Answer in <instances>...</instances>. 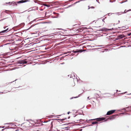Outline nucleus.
<instances>
[{"instance_id": "nucleus-60", "label": "nucleus", "mask_w": 131, "mask_h": 131, "mask_svg": "<svg viewBox=\"0 0 131 131\" xmlns=\"http://www.w3.org/2000/svg\"><path fill=\"white\" fill-rule=\"evenodd\" d=\"M87 126H92V125H87Z\"/></svg>"}, {"instance_id": "nucleus-48", "label": "nucleus", "mask_w": 131, "mask_h": 131, "mask_svg": "<svg viewBox=\"0 0 131 131\" xmlns=\"http://www.w3.org/2000/svg\"><path fill=\"white\" fill-rule=\"evenodd\" d=\"M38 7H36L35 10H38Z\"/></svg>"}, {"instance_id": "nucleus-9", "label": "nucleus", "mask_w": 131, "mask_h": 131, "mask_svg": "<svg viewBox=\"0 0 131 131\" xmlns=\"http://www.w3.org/2000/svg\"><path fill=\"white\" fill-rule=\"evenodd\" d=\"M82 94V93H81V94H79L78 95V96H75V97H72L70 98V100H72V99H73V98H77L78 97H80V95Z\"/></svg>"}, {"instance_id": "nucleus-53", "label": "nucleus", "mask_w": 131, "mask_h": 131, "mask_svg": "<svg viewBox=\"0 0 131 131\" xmlns=\"http://www.w3.org/2000/svg\"><path fill=\"white\" fill-rule=\"evenodd\" d=\"M127 92H125L123 93H121V94H125V93H127Z\"/></svg>"}, {"instance_id": "nucleus-5", "label": "nucleus", "mask_w": 131, "mask_h": 131, "mask_svg": "<svg viewBox=\"0 0 131 131\" xmlns=\"http://www.w3.org/2000/svg\"><path fill=\"white\" fill-rule=\"evenodd\" d=\"M6 3L10 5H12V6H17V4L16 2L13 1L11 2H9L8 3Z\"/></svg>"}, {"instance_id": "nucleus-34", "label": "nucleus", "mask_w": 131, "mask_h": 131, "mask_svg": "<svg viewBox=\"0 0 131 131\" xmlns=\"http://www.w3.org/2000/svg\"><path fill=\"white\" fill-rule=\"evenodd\" d=\"M127 35L128 36H130L131 35V33L128 34Z\"/></svg>"}, {"instance_id": "nucleus-32", "label": "nucleus", "mask_w": 131, "mask_h": 131, "mask_svg": "<svg viewBox=\"0 0 131 131\" xmlns=\"http://www.w3.org/2000/svg\"><path fill=\"white\" fill-rule=\"evenodd\" d=\"M72 6V5H69V6H68V7H66V8H68L69 7H71Z\"/></svg>"}, {"instance_id": "nucleus-52", "label": "nucleus", "mask_w": 131, "mask_h": 131, "mask_svg": "<svg viewBox=\"0 0 131 131\" xmlns=\"http://www.w3.org/2000/svg\"><path fill=\"white\" fill-rule=\"evenodd\" d=\"M99 0H96V1L99 4H100V2L99 1Z\"/></svg>"}, {"instance_id": "nucleus-12", "label": "nucleus", "mask_w": 131, "mask_h": 131, "mask_svg": "<svg viewBox=\"0 0 131 131\" xmlns=\"http://www.w3.org/2000/svg\"><path fill=\"white\" fill-rule=\"evenodd\" d=\"M129 11H131V9H129L128 10H127L126 9H125L124 10V12H122L121 13L122 14H125L127 13V12H129Z\"/></svg>"}, {"instance_id": "nucleus-15", "label": "nucleus", "mask_w": 131, "mask_h": 131, "mask_svg": "<svg viewBox=\"0 0 131 131\" xmlns=\"http://www.w3.org/2000/svg\"><path fill=\"white\" fill-rule=\"evenodd\" d=\"M4 12H5L6 13L8 14H10L9 13H10L11 12H12V11L10 10H5L4 11Z\"/></svg>"}, {"instance_id": "nucleus-51", "label": "nucleus", "mask_w": 131, "mask_h": 131, "mask_svg": "<svg viewBox=\"0 0 131 131\" xmlns=\"http://www.w3.org/2000/svg\"><path fill=\"white\" fill-rule=\"evenodd\" d=\"M4 126H0V128H4Z\"/></svg>"}, {"instance_id": "nucleus-39", "label": "nucleus", "mask_w": 131, "mask_h": 131, "mask_svg": "<svg viewBox=\"0 0 131 131\" xmlns=\"http://www.w3.org/2000/svg\"><path fill=\"white\" fill-rule=\"evenodd\" d=\"M113 14V13H108V14H107L108 15V16H109V15H110V14L111 15V14Z\"/></svg>"}, {"instance_id": "nucleus-21", "label": "nucleus", "mask_w": 131, "mask_h": 131, "mask_svg": "<svg viewBox=\"0 0 131 131\" xmlns=\"http://www.w3.org/2000/svg\"><path fill=\"white\" fill-rule=\"evenodd\" d=\"M97 123V122L96 121L93 122H92V125H94L96 124Z\"/></svg>"}, {"instance_id": "nucleus-44", "label": "nucleus", "mask_w": 131, "mask_h": 131, "mask_svg": "<svg viewBox=\"0 0 131 131\" xmlns=\"http://www.w3.org/2000/svg\"><path fill=\"white\" fill-rule=\"evenodd\" d=\"M29 120H30L31 121H32V120L31 119H26V121H29Z\"/></svg>"}, {"instance_id": "nucleus-7", "label": "nucleus", "mask_w": 131, "mask_h": 131, "mask_svg": "<svg viewBox=\"0 0 131 131\" xmlns=\"http://www.w3.org/2000/svg\"><path fill=\"white\" fill-rule=\"evenodd\" d=\"M117 36L119 39H122L125 37L124 35L122 34L119 35Z\"/></svg>"}, {"instance_id": "nucleus-36", "label": "nucleus", "mask_w": 131, "mask_h": 131, "mask_svg": "<svg viewBox=\"0 0 131 131\" xmlns=\"http://www.w3.org/2000/svg\"><path fill=\"white\" fill-rule=\"evenodd\" d=\"M16 80H17V79H16L14 81H13L12 82H9V83H8V84H10V83H12V82H14V81H16Z\"/></svg>"}, {"instance_id": "nucleus-42", "label": "nucleus", "mask_w": 131, "mask_h": 131, "mask_svg": "<svg viewBox=\"0 0 131 131\" xmlns=\"http://www.w3.org/2000/svg\"><path fill=\"white\" fill-rule=\"evenodd\" d=\"M106 18V17H105V18H103V19H102V21H103L104 22V20H105V18Z\"/></svg>"}, {"instance_id": "nucleus-20", "label": "nucleus", "mask_w": 131, "mask_h": 131, "mask_svg": "<svg viewBox=\"0 0 131 131\" xmlns=\"http://www.w3.org/2000/svg\"><path fill=\"white\" fill-rule=\"evenodd\" d=\"M78 51H79V53H81L83 51V50L82 49H78Z\"/></svg>"}, {"instance_id": "nucleus-17", "label": "nucleus", "mask_w": 131, "mask_h": 131, "mask_svg": "<svg viewBox=\"0 0 131 131\" xmlns=\"http://www.w3.org/2000/svg\"><path fill=\"white\" fill-rule=\"evenodd\" d=\"M70 78H72L73 79H74L75 77V75H74V73H73V75L72 74H70Z\"/></svg>"}, {"instance_id": "nucleus-62", "label": "nucleus", "mask_w": 131, "mask_h": 131, "mask_svg": "<svg viewBox=\"0 0 131 131\" xmlns=\"http://www.w3.org/2000/svg\"><path fill=\"white\" fill-rule=\"evenodd\" d=\"M70 118V116H69L68 117V119H69Z\"/></svg>"}, {"instance_id": "nucleus-55", "label": "nucleus", "mask_w": 131, "mask_h": 131, "mask_svg": "<svg viewBox=\"0 0 131 131\" xmlns=\"http://www.w3.org/2000/svg\"><path fill=\"white\" fill-rule=\"evenodd\" d=\"M35 10V9H31V10H30L28 11V12H30V11L33 10Z\"/></svg>"}, {"instance_id": "nucleus-8", "label": "nucleus", "mask_w": 131, "mask_h": 131, "mask_svg": "<svg viewBox=\"0 0 131 131\" xmlns=\"http://www.w3.org/2000/svg\"><path fill=\"white\" fill-rule=\"evenodd\" d=\"M66 119H67V118L66 117L64 118H62V119H59L56 118V119H53L54 120H56L57 121H58V120H59L60 121H64V120Z\"/></svg>"}, {"instance_id": "nucleus-57", "label": "nucleus", "mask_w": 131, "mask_h": 131, "mask_svg": "<svg viewBox=\"0 0 131 131\" xmlns=\"http://www.w3.org/2000/svg\"><path fill=\"white\" fill-rule=\"evenodd\" d=\"M64 62H63V63H61L60 64H64Z\"/></svg>"}, {"instance_id": "nucleus-56", "label": "nucleus", "mask_w": 131, "mask_h": 131, "mask_svg": "<svg viewBox=\"0 0 131 131\" xmlns=\"http://www.w3.org/2000/svg\"><path fill=\"white\" fill-rule=\"evenodd\" d=\"M70 113V112H67V114H69Z\"/></svg>"}, {"instance_id": "nucleus-31", "label": "nucleus", "mask_w": 131, "mask_h": 131, "mask_svg": "<svg viewBox=\"0 0 131 131\" xmlns=\"http://www.w3.org/2000/svg\"><path fill=\"white\" fill-rule=\"evenodd\" d=\"M120 13H113V14H117L118 15H121V14H119Z\"/></svg>"}, {"instance_id": "nucleus-38", "label": "nucleus", "mask_w": 131, "mask_h": 131, "mask_svg": "<svg viewBox=\"0 0 131 131\" xmlns=\"http://www.w3.org/2000/svg\"><path fill=\"white\" fill-rule=\"evenodd\" d=\"M96 94L97 96V97H99L100 96L99 95L97 94Z\"/></svg>"}, {"instance_id": "nucleus-24", "label": "nucleus", "mask_w": 131, "mask_h": 131, "mask_svg": "<svg viewBox=\"0 0 131 131\" xmlns=\"http://www.w3.org/2000/svg\"><path fill=\"white\" fill-rule=\"evenodd\" d=\"M43 5L44 6H46V7H50V5H47V4H44V5Z\"/></svg>"}, {"instance_id": "nucleus-25", "label": "nucleus", "mask_w": 131, "mask_h": 131, "mask_svg": "<svg viewBox=\"0 0 131 131\" xmlns=\"http://www.w3.org/2000/svg\"><path fill=\"white\" fill-rule=\"evenodd\" d=\"M100 35H101V34H97L96 35V37H100Z\"/></svg>"}, {"instance_id": "nucleus-2", "label": "nucleus", "mask_w": 131, "mask_h": 131, "mask_svg": "<svg viewBox=\"0 0 131 131\" xmlns=\"http://www.w3.org/2000/svg\"><path fill=\"white\" fill-rule=\"evenodd\" d=\"M27 59H25L23 60H19L17 64H26L27 63Z\"/></svg>"}, {"instance_id": "nucleus-33", "label": "nucleus", "mask_w": 131, "mask_h": 131, "mask_svg": "<svg viewBox=\"0 0 131 131\" xmlns=\"http://www.w3.org/2000/svg\"><path fill=\"white\" fill-rule=\"evenodd\" d=\"M102 33L104 35H104L105 34H106V36L107 35V33L106 32V33H103V32H102Z\"/></svg>"}, {"instance_id": "nucleus-10", "label": "nucleus", "mask_w": 131, "mask_h": 131, "mask_svg": "<svg viewBox=\"0 0 131 131\" xmlns=\"http://www.w3.org/2000/svg\"><path fill=\"white\" fill-rule=\"evenodd\" d=\"M40 23H38L37 24H34V25H31L30 27L29 28H28V29L26 30H28L29 29H30V28H31L32 27H33L34 26H35V25H38L39 24H40Z\"/></svg>"}, {"instance_id": "nucleus-64", "label": "nucleus", "mask_w": 131, "mask_h": 131, "mask_svg": "<svg viewBox=\"0 0 131 131\" xmlns=\"http://www.w3.org/2000/svg\"><path fill=\"white\" fill-rule=\"evenodd\" d=\"M82 129H80V131H82Z\"/></svg>"}, {"instance_id": "nucleus-59", "label": "nucleus", "mask_w": 131, "mask_h": 131, "mask_svg": "<svg viewBox=\"0 0 131 131\" xmlns=\"http://www.w3.org/2000/svg\"><path fill=\"white\" fill-rule=\"evenodd\" d=\"M88 9H89L90 8V6H88Z\"/></svg>"}, {"instance_id": "nucleus-14", "label": "nucleus", "mask_w": 131, "mask_h": 131, "mask_svg": "<svg viewBox=\"0 0 131 131\" xmlns=\"http://www.w3.org/2000/svg\"><path fill=\"white\" fill-rule=\"evenodd\" d=\"M16 2V3L17 4V3L18 4H20V3H24L23 0H21L19 1H17V2Z\"/></svg>"}, {"instance_id": "nucleus-63", "label": "nucleus", "mask_w": 131, "mask_h": 131, "mask_svg": "<svg viewBox=\"0 0 131 131\" xmlns=\"http://www.w3.org/2000/svg\"><path fill=\"white\" fill-rule=\"evenodd\" d=\"M40 120V119H38V120H37L36 121H37V122H38L39 121V120Z\"/></svg>"}, {"instance_id": "nucleus-29", "label": "nucleus", "mask_w": 131, "mask_h": 131, "mask_svg": "<svg viewBox=\"0 0 131 131\" xmlns=\"http://www.w3.org/2000/svg\"><path fill=\"white\" fill-rule=\"evenodd\" d=\"M8 18V17H7V18H4L3 19L1 20H0V21H3V20L5 19H6L7 18Z\"/></svg>"}, {"instance_id": "nucleus-49", "label": "nucleus", "mask_w": 131, "mask_h": 131, "mask_svg": "<svg viewBox=\"0 0 131 131\" xmlns=\"http://www.w3.org/2000/svg\"><path fill=\"white\" fill-rule=\"evenodd\" d=\"M8 26H5V27H3V28H4V29H6V28L7 27H8Z\"/></svg>"}, {"instance_id": "nucleus-22", "label": "nucleus", "mask_w": 131, "mask_h": 131, "mask_svg": "<svg viewBox=\"0 0 131 131\" xmlns=\"http://www.w3.org/2000/svg\"><path fill=\"white\" fill-rule=\"evenodd\" d=\"M113 29V28H112V29H109L108 28H106L107 31H110V30L112 31V29Z\"/></svg>"}, {"instance_id": "nucleus-6", "label": "nucleus", "mask_w": 131, "mask_h": 131, "mask_svg": "<svg viewBox=\"0 0 131 131\" xmlns=\"http://www.w3.org/2000/svg\"><path fill=\"white\" fill-rule=\"evenodd\" d=\"M106 28H102L101 29H100L97 30L96 31V32H97V33H99V32H98V31H104L106 32L107 31V30H106Z\"/></svg>"}, {"instance_id": "nucleus-28", "label": "nucleus", "mask_w": 131, "mask_h": 131, "mask_svg": "<svg viewBox=\"0 0 131 131\" xmlns=\"http://www.w3.org/2000/svg\"><path fill=\"white\" fill-rule=\"evenodd\" d=\"M103 46L102 45H98V46H94V47H101Z\"/></svg>"}, {"instance_id": "nucleus-16", "label": "nucleus", "mask_w": 131, "mask_h": 131, "mask_svg": "<svg viewBox=\"0 0 131 131\" xmlns=\"http://www.w3.org/2000/svg\"><path fill=\"white\" fill-rule=\"evenodd\" d=\"M87 120V119L85 121L84 120L80 119L79 120V121H80V122L82 123H84L85 122H87L88 123H89V121L88 122L86 121Z\"/></svg>"}, {"instance_id": "nucleus-41", "label": "nucleus", "mask_w": 131, "mask_h": 131, "mask_svg": "<svg viewBox=\"0 0 131 131\" xmlns=\"http://www.w3.org/2000/svg\"><path fill=\"white\" fill-rule=\"evenodd\" d=\"M77 26V27H78V26H78V25H77V24H75V25H73V26L74 27V26Z\"/></svg>"}, {"instance_id": "nucleus-30", "label": "nucleus", "mask_w": 131, "mask_h": 131, "mask_svg": "<svg viewBox=\"0 0 131 131\" xmlns=\"http://www.w3.org/2000/svg\"><path fill=\"white\" fill-rule=\"evenodd\" d=\"M33 21H30V22L29 24H28V25H30V24H31L33 23Z\"/></svg>"}, {"instance_id": "nucleus-27", "label": "nucleus", "mask_w": 131, "mask_h": 131, "mask_svg": "<svg viewBox=\"0 0 131 131\" xmlns=\"http://www.w3.org/2000/svg\"><path fill=\"white\" fill-rule=\"evenodd\" d=\"M119 40V38H118V37H117L116 38H115V40H114V41H115L117 40Z\"/></svg>"}, {"instance_id": "nucleus-45", "label": "nucleus", "mask_w": 131, "mask_h": 131, "mask_svg": "<svg viewBox=\"0 0 131 131\" xmlns=\"http://www.w3.org/2000/svg\"><path fill=\"white\" fill-rule=\"evenodd\" d=\"M124 3V1H123L121 2H120L119 3L120 4H122V3Z\"/></svg>"}, {"instance_id": "nucleus-1", "label": "nucleus", "mask_w": 131, "mask_h": 131, "mask_svg": "<svg viewBox=\"0 0 131 131\" xmlns=\"http://www.w3.org/2000/svg\"><path fill=\"white\" fill-rule=\"evenodd\" d=\"M96 120V122H97V123L96 124H99L100 123H101L102 122H100L102 121H103L106 122L107 121V120H105V118L104 117H99V118H95L94 119H89V120H87L86 121H88V122L89 121L93 120Z\"/></svg>"}, {"instance_id": "nucleus-18", "label": "nucleus", "mask_w": 131, "mask_h": 131, "mask_svg": "<svg viewBox=\"0 0 131 131\" xmlns=\"http://www.w3.org/2000/svg\"><path fill=\"white\" fill-rule=\"evenodd\" d=\"M51 126L50 127V128H51V129H52L53 128V122L52 121L51 122Z\"/></svg>"}, {"instance_id": "nucleus-54", "label": "nucleus", "mask_w": 131, "mask_h": 131, "mask_svg": "<svg viewBox=\"0 0 131 131\" xmlns=\"http://www.w3.org/2000/svg\"><path fill=\"white\" fill-rule=\"evenodd\" d=\"M104 36V35L103 34H101V35H100V36Z\"/></svg>"}, {"instance_id": "nucleus-47", "label": "nucleus", "mask_w": 131, "mask_h": 131, "mask_svg": "<svg viewBox=\"0 0 131 131\" xmlns=\"http://www.w3.org/2000/svg\"><path fill=\"white\" fill-rule=\"evenodd\" d=\"M36 21V19H34L33 20H32V21H33V22H34V21Z\"/></svg>"}, {"instance_id": "nucleus-58", "label": "nucleus", "mask_w": 131, "mask_h": 131, "mask_svg": "<svg viewBox=\"0 0 131 131\" xmlns=\"http://www.w3.org/2000/svg\"><path fill=\"white\" fill-rule=\"evenodd\" d=\"M124 1H124V2H127V0H124Z\"/></svg>"}, {"instance_id": "nucleus-13", "label": "nucleus", "mask_w": 131, "mask_h": 131, "mask_svg": "<svg viewBox=\"0 0 131 131\" xmlns=\"http://www.w3.org/2000/svg\"><path fill=\"white\" fill-rule=\"evenodd\" d=\"M77 112L79 114V115H81L82 114H81V113H82V115H84V114H83V111L82 110H81L80 111V112H79V111H77V112Z\"/></svg>"}, {"instance_id": "nucleus-50", "label": "nucleus", "mask_w": 131, "mask_h": 131, "mask_svg": "<svg viewBox=\"0 0 131 131\" xmlns=\"http://www.w3.org/2000/svg\"><path fill=\"white\" fill-rule=\"evenodd\" d=\"M87 126H83V127H81V128H85V127H87Z\"/></svg>"}, {"instance_id": "nucleus-37", "label": "nucleus", "mask_w": 131, "mask_h": 131, "mask_svg": "<svg viewBox=\"0 0 131 131\" xmlns=\"http://www.w3.org/2000/svg\"><path fill=\"white\" fill-rule=\"evenodd\" d=\"M50 120H51L50 119H49L47 121H46L45 122H48L50 121Z\"/></svg>"}, {"instance_id": "nucleus-61", "label": "nucleus", "mask_w": 131, "mask_h": 131, "mask_svg": "<svg viewBox=\"0 0 131 131\" xmlns=\"http://www.w3.org/2000/svg\"><path fill=\"white\" fill-rule=\"evenodd\" d=\"M52 129H51V128H50V129L49 130V131H51L52 130Z\"/></svg>"}, {"instance_id": "nucleus-43", "label": "nucleus", "mask_w": 131, "mask_h": 131, "mask_svg": "<svg viewBox=\"0 0 131 131\" xmlns=\"http://www.w3.org/2000/svg\"><path fill=\"white\" fill-rule=\"evenodd\" d=\"M72 52H73V53H75V50H73L72 51Z\"/></svg>"}, {"instance_id": "nucleus-35", "label": "nucleus", "mask_w": 131, "mask_h": 131, "mask_svg": "<svg viewBox=\"0 0 131 131\" xmlns=\"http://www.w3.org/2000/svg\"><path fill=\"white\" fill-rule=\"evenodd\" d=\"M79 53V51H78V49H77L75 50V53Z\"/></svg>"}, {"instance_id": "nucleus-23", "label": "nucleus", "mask_w": 131, "mask_h": 131, "mask_svg": "<svg viewBox=\"0 0 131 131\" xmlns=\"http://www.w3.org/2000/svg\"><path fill=\"white\" fill-rule=\"evenodd\" d=\"M71 123H66V124H64L63 125H68Z\"/></svg>"}, {"instance_id": "nucleus-46", "label": "nucleus", "mask_w": 131, "mask_h": 131, "mask_svg": "<svg viewBox=\"0 0 131 131\" xmlns=\"http://www.w3.org/2000/svg\"><path fill=\"white\" fill-rule=\"evenodd\" d=\"M9 123H5L4 124L5 125H9Z\"/></svg>"}, {"instance_id": "nucleus-26", "label": "nucleus", "mask_w": 131, "mask_h": 131, "mask_svg": "<svg viewBox=\"0 0 131 131\" xmlns=\"http://www.w3.org/2000/svg\"><path fill=\"white\" fill-rule=\"evenodd\" d=\"M30 1V0H24V3H25L27 2H29Z\"/></svg>"}, {"instance_id": "nucleus-3", "label": "nucleus", "mask_w": 131, "mask_h": 131, "mask_svg": "<svg viewBox=\"0 0 131 131\" xmlns=\"http://www.w3.org/2000/svg\"><path fill=\"white\" fill-rule=\"evenodd\" d=\"M118 116L117 114L115 115H112L111 116H109L108 117V118L106 119H105V120H107L108 119H109L110 120H112L114 119L115 117Z\"/></svg>"}, {"instance_id": "nucleus-19", "label": "nucleus", "mask_w": 131, "mask_h": 131, "mask_svg": "<svg viewBox=\"0 0 131 131\" xmlns=\"http://www.w3.org/2000/svg\"><path fill=\"white\" fill-rule=\"evenodd\" d=\"M70 128V127L68 126L67 127H65L63 129H65L66 130H68Z\"/></svg>"}, {"instance_id": "nucleus-11", "label": "nucleus", "mask_w": 131, "mask_h": 131, "mask_svg": "<svg viewBox=\"0 0 131 131\" xmlns=\"http://www.w3.org/2000/svg\"><path fill=\"white\" fill-rule=\"evenodd\" d=\"M25 25V24L24 23H22L19 24V26L20 27H23Z\"/></svg>"}, {"instance_id": "nucleus-40", "label": "nucleus", "mask_w": 131, "mask_h": 131, "mask_svg": "<svg viewBox=\"0 0 131 131\" xmlns=\"http://www.w3.org/2000/svg\"><path fill=\"white\" fill-rule=\"evenodd\" d=\"M90 8H92V9H94V7L93 6H92L91 7H90Z\"/></svg>"}, {"instance_id": "nucleus-4", "label": "nucleus", "mask_w": 131, "mask_h": 131, "mask_svg": "<svg viewBox=\"0 0 131 131\" xmlns=\"http://www.w3.org/2000/svg\"><path fill=\"white\" fill-rule=\"evenodd\" d=\"M116 111V110H113L109 111L107 112L106 115H110L114 113Z\"/></svg>"}]
</instances>
